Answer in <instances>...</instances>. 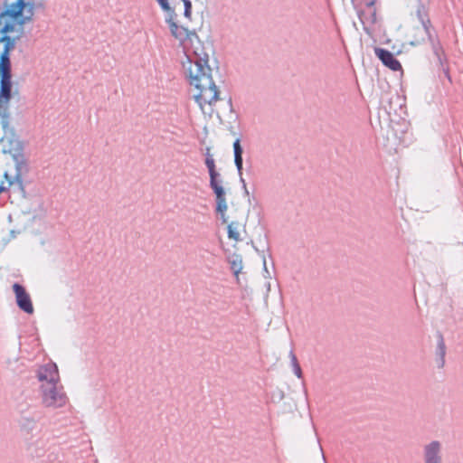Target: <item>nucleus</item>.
I'll list each match as a JSON object with an SVG mask.
<instances>
[{"instance_id":"1","label":"nucleus","mask_w":463,"mask_h":463,"mask_svg":"<svg viewBox=\"0 0 463 463\" xmlns=\"http://www.w3.org/2000/svg\"><path fill=\"white\" fill-rule=\"evenodd\" d=\"M167 23L172 35L180 42L184 51L186 59L183 61V68L190 85L196 91L194 99L203 113L211 116L220 92L211 75L208 54L195 31L178 25L172 17Z\"/></svg>"},{"instance_id":"2","label":"nucleus","mask_w":463,"mask_h":463,"mask_svg":"<svg viewBox=\"0 0 463 463\" xmlns=\"http://www.w3.org/2000/svg\"><path fill=\"white\" fill-rule=\"evenodd\" d=\"M27 0H2L0 5V111L5 110L17 90L11 73V52L25 35Z\"/></svg>"},{"instance_id":"3","label":"nucleus","mask_w":463,"mask_h":463,"mask_svg":"<svg viewBox=\"0 0 463 463\" xmlns=\"http://www.w3.org/2000/svg\"><path fill=\"white\" fill-rule=\"evenodd\" d=\"M205 165L208 168L210 175V186L216 196V211L221 214L223 223H228V218L225 213L227 211V202L225 198V191L222 185L220 174L216 170L215 161L213 156L205 158Z\"/></svg>"},{"instance_id":"4","label":"nucleus","mask_w":463,"mask_h":463,"mask_svg":"<svg viewBox=\"0 0 463 463\" xmlns=\"http://www.w3.org/2000/svg\"><path fill=\"white\" fill-rule=\"evenodd\" d=\"M42 402L45 407L58 409L64 407L69 398L61 383L49 385H41Z\"/></svg>"},{"instance_id":"5","label":"nucleus","mask_w":463,"mask_h":463,"mask_svg":"<svg viewBox=\"0 0 463 463\" xmlns=\"http://www.w3.org/2000/svg\"><path fill=\"white\" fill-rule=\"evenodd\" d=\"M416 16L420 25L413 27L411 30V41L410 44L412 46L421 44L426 40L432 41V24L427 11L423 7L418 8Z\"/></svg>"},{"instance_id":"6","label":"nucleus","mask_w":463,"mask_h":463,"mask_svg":"<svg viewBox=\"0 0 463 463\" xmlns=\"http://www.w3.org/2000/svg\"><path fill=\"white\" fill-rule=\"evenodd\" d=\"M36 376L41 385L59 383L61 381L58 366L52 361L41 365L36 371Z\"/></svg>"},{"instance_id":"7","label":"nucleus","mask_w":463,"mask_h":463,"mask_svg":"<svg viewBox=\"0 0 463 463\" xmlns=\"http://www.w3.org/2000/svg\"><path fill=\"white\" fill-rule=\"evenodd\" d=\"M0 147L4 154H10L18 162L21 156L22 145L20 140L11 132H5L0 139Z\"/></svg>"},{"instance_id":"8","label":"nucleus","mask_w":463,"mask_h":463,"mask_svg":"<svg viewBox=\"0 0 463 463\" xmlns=\"http://www.w3.org/2000/svg\"><path fill=\"white\" fill-rule=\"evenodd\" d=\"M228 237L235 243L242 241V234L246 232L245 230V218L241 216L236 221H232L228 223Z\"/></svg>"},{"instance_id":"9","label":"nucleus","mask_w":463,"mask_h":463,"mask_svg":"<svg viewBox=\"0 0 463 463\" xmlns=\"http://www.w3.org/2000/svg\"><path fill=\"white\" fill-rule=\"evenodd\" d=\"M5 181H2L0 184V194L10 189L13 195H21L23 198H25V191L19 177L11 181L8 174L5 173Z\"/></svg>"},{"instance_id":"10","label":"nucleus","mask_w":463,"mask_h":463,"mask_svg":"<svg viewBox=\"0 0 463 463\" xmlns=\"http://www.w3.org/2000/svg\"><path fill=\"white\" fill-rule=\"evenodd\" d=\"M374 52L382 62L392 71H397L402 70L400 61L391 52L383 48H375Z\"/></svg>"},{"instance_id":"11","label":"nucleus","mask_w":463,"mask_h":463,"mask_svg":"<svg viewBox=\"0 0 463 463\" xmlns=\"http://www.w3.org/2000/svg\"><path fill=\"white\" fill-rule=\"evenodd\" d=\"M13 291L15 297V302L20 309L25 313H29V296L25 288L20 284L14 283L13 285Z\"/></svg>"},{"instance_id":"12","label":"nucleus","mask_w":463,"mask_h":463,"mask_svg":"<svg viewBox=\"0 0 463 463\" xmlns=\"http://www.w3.org/2000/svg\"><path fill=\"white\" fill-rule=\"evenodd\" d=\"M439 449L440 445L438 441H433L425 448L426 463H440Z\"/></svg>"},{"instance_id":"13","label":"nucleus","mask_w":463,"mask_h":463,"mask_svg":"<svg viewBox=\"0 0 463 463\" xmlns=\"http://www.w3.org/2000/svg\"><path fill=\"white\" fill-rule=\"evenodd\" d=\"M375 2L376 0H369L366 4V6L370 11V15L361 18L364 24H375L378 22L376 9L374 8Z\"/></svg>"},{"instance_id":"14","label":"nucleus","mask_w":463,"mask_h":463,"mask_svg":"<svg viewBox=\"0 0 463 463\" xmlns=\"http://www.w3.org/2000/svg\"><path fill=\"white\" fill-rule=\"evenodd\" d=\"M234 150V162L238 171L241 173L242 169V148L241 146V141L237 138L233 143Z\"/></svg>"},{"instance_id":"15","label":"nucleus","mask_w":463,"mask_h":463,"mask_svg":"<svg viewBox=\"0 0 463 463\" xmlns=\"http://www.w3.org/2000/svg\"><path fill=\"white\" fill-rule=\"evenodd\" d=\"M16 410L18 411L19 413H21V418L18 419V422H19L21 428L24 429V428H26L27 418L24 414H25L27 411V405L26 404L18 405Z\"/></svg>"},{"instance_id":"16","label":"nucleus","mask_w":463,"mask_h":463,"mask_svg":"<svg viewBox=\"0 0 463 463\" xmlns=\"http://www.w3.org/2000/svg\"><path fill=\"white\" fill-rule=\"evenodd\" d=\"M231 268L233 270L234 274L238 276V274L241 272L242 269L241 265V259H235L231 262Z\"/></svg>"},{"instance_id":"17","label":"nucleus","mask_w":463,"mask_h":463,"mask_svg":"<svg viewBox=\"0 0 463 463\" xmlns=\"http://www.w3.org/2000/svg\"><path fill=\"white\" fill-rule=\"evenodd\" d=\"M438 347H439V354H440V363L439 365L442 366L444 364V356H445V344H444V340H443L442 336L439 337Z\"/></svg>"},{"instance_id":"18","label":"nucleus","mask_w":463,"mask_h":463,"mask_svg":"<svg viewBox=\"0 0 463 463\" xmlns=\"http://www.w3.org/2000/svg\"><path fill=\"white\" fill-rule=\"evenodd\" d=\"M184 5V15L187 18H190L192 12V4L189 0H182Z\"/></svg>"},{"instance_id":"19","label":"nucleus","mask_w":463,"mask_h":463,"mask_svg":"<svg viewBox=\"0 0 463 463\" xmlns=\"http://www.w3.org/2000/svg\"><path fill=\"white\" fill-rule=\"evenodd\" d=\"M292 358H293V364H294V371H295V373L296 375L300 378L301 377V374H302V372H301V368L299 366V364H298L297 362V358L295 355H292Z\"/></svg>"},{"instance_id":"20","label":"nucleus","mask_w":463,"mask_h":463,"mask_svg":"<svg viewBox=\"0 0 463 463\" xmlns=\"http://www.w3.org/2000/svg\"><path fill=\"white\" fill-rule=\"evenodd\" d=\"M43 0H31V9L42 5Z\"/></svg>"},{"instance_id":"21","label":"nucleus","mask_w":463,"mask_h":463,"mask_svg":"<svg viewBox=\"0 0 463 463\" xmlns=\"http://www.w3.org/2000/svg\"><path fill=\"white\" fill-rule=\"evenodd\" d=\"M208 156H213V154L211 153L210 147H206L205 149V158H208Z\"/></svg>"}]
</instances>
